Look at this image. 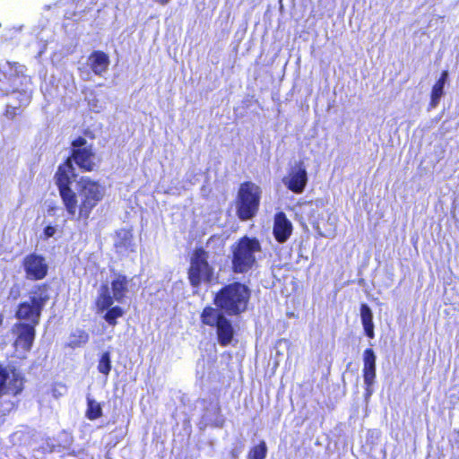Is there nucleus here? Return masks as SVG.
Returning <instances> with one entry per match:
<instances>
[{"label":"nucleus","mask_w":459,"mask_h":459,"mask_svg":"<svg viewBox=\"0 0 459 459\" xmlns=\"http://www.w3.org/2000/svg\"><path fill=\"white\" fill-rule=\"evenodd\" d=\"M111 359L110 353L108 351H105L101 354L99 363H98V370L100 373L108 376L111 371Z\"/></svg>","instance_id":"obj_22"},{"label":"nucleus","mask_w":459,"mask_h":459,"mask_svg":"<svg viewBox=\"0 0 459 459\" xmlns=\"http://www.w3.org/2000/svg\"><path fill=\"white\" fill-rule=\"evenodd\" d=\"M6 116H8L11 119H13L16 116V108H7L5 111Z\"/></svg>","instance_id":"obj_25"},{"label":"nucleus","mask_w":459,"mask_h":459,"mask_svg":"<svg viewBox=\"0 0 459 459\" xmlns=\"http://www.w3.org/2000/svg\"><path fill=\"white\" fill-rule=\"evenodd\" d=\"M262 190L252 181L242 182L234 199L235 212L238 219L247 221L255 218L260 210Z\"/></svg>","instance_id":"obj_6"},{"label":"nucleus","mask_w":459,"mask_h":459,"mask_svg":"<svg viewBox=\"0 0 459 459\" xmlns=\"http://www.w3.org/2000/svg\"><path fill=\"white\" fill-rule=\"evenodd\" d=\"M49 290L48 282L35 284L30 290L29 300L18 304L15 317L26 324L38 325L42 310L50 299Z\"/></svg>","instance_id":"obj_5"},{"label":"nucleus","mask_w":459,"mask_h":459,"mask_svg":"<svg viewBox=\"0 0 459 459\" xmlns=\"http://www.w3.org/2000/svg\"><path fill=\"white\" fill-rule=\"evenodd\" d=\"M2 322H3V316H2V315L0 314V325H2Z\"/></svg>","instance_id":"obj_27"},{"label":"nucleus","mask_w":459,"mask_h":459,"mask_svg":"<svg viewBox=\"0 0 459 459\" xmlns=\"http://www.w3.org/2000/svg\"><path fill=\"white\" fill-rule=\"evenodd\" d=\"M251 299L249 287L238 281L222 285L214 294L212 302L220 312L229 316L245 313Z\"/></svg>","instance_id":"obj_3"},{"label":"nucleus","mask_w":459,"mask_h":459,"mask_svg":"<svg viewBox=\"0 0 459 459\" xmlns=\"http://www.w3.org/2000/svg\"><path fill=\"white\" fill-rule=\"evenodd\" d=\"M18 334L15 340L16 346L20 347L24 351H30L32 348L35 335L36 325L18 323L15 325Z\"/></svg>","instance_id":"obj_13"},{"label":"nucleus","mask_w":459,"mask_h":459,"mask_svg":"<svg viewBox=\"0 0 459 459\" xmlns=\"http://www.w3.org/2000/svg\"><path fill=\"white\" fill-rule=\"evenodd\" d=\"M133 236L128 231H125L118 240L115 243V247L120 250H128L132 247Z\"/></svg>","instance_id":"obj_23"},{"label":"nucleus","mask_w":459,"mask_h":459,"mask_svg":"<svg viewBox=\"0 0 459 459\" xmlns=\"http://www.w3.org/2000/svg\"><path fill=\"white\" fill-rule=\"evenodd\" d=\"M89 341V334L84 330H76L71 333L69 336V342L66 343V347L71 349L80 348L85 345Z\"/></svg>","instance_id":"obj_18"},{"label":"nucleus","mask_w":459,"mask_h":459,"mask_svg":"<svg viewBox=\"0 0 459 459\" xmlns=\"http://www.w3.org/2000/svg\"><path fill=\"white\" fill-rule=\"evenodd\" d=\"M87 419L91 420H95L102 416V408L100 403H97L95 400L88 398L87 399V410L85 413Z\"/></svg>","instance_id":"obj_20"},{"label":"nucleus","mask_w":459,"mask_h":459,"mask_svg":"<svg viewBox=\"0 0 459 459\" xmlns=\"http://www.w3.org/2000/svg\"><path fill=\"white\" fill-rule=\"evenodd\" d=\"M9 378V372L5 368L0 366V397L10 390L13 395L18 394L22 390V380L19 379L17 377H13L9 384V386L6 385L7 380Z\"/></svg>","instance_id":"obj_15"},{"label":"nucleus","mask_w":459,"mask_h":459,"mask_svg":"<svg viewBox=\"0 0 459 459\" xmlns=\"http://www.w3.org/2000/svg\"><path fill=\"white\" fill-rule=\"evenodd\" d=\"M21 267L28 281H38L45 279L49 271L46 257L39 253L31 252L23 256Z\"/></svg>","instance_id":"obj_9"},{"label":"nucleus","mask_w":459,"mask_h":459,"mask_svg":"<svg viewBox=\"0 0 459 459\" xmlns=\"http://www.w3.org/2000/svg\"><path fill=\"white\" fill-rule=\"evenodd\" d=\"M56 228L51 225H48L43 230L44 238H48L53 237L56 234Z\"/></svg>","instance_id":"obj_24"},{"label":"nucleus","mask_w":459,"mask_h":459,"mask_svg":"<svg viewBox=\"0 0 459 459\" xmlns=\"http://www.w3.org/2000/svg\"><path fill=\"white\" fill-rule=\"evenodd\" d=\"M267 455V446L265 441L261 440L257 445L251 447L247 454L248 459H265Z\"/></svg>","instance_id":"obj_21"},{"label":"nucleus","mask_w":459,"mask_h":459,"mask_svg":"<svg viewBox=\"0 0 459 459\" xmlns=\"http://www.w3.org/2000/svg\"><path fill=\"white\" fill-rule=\"evenodd\" d=\"M129 292V279L126 274L117 273L110 281V290L107 284H102L94 300L96 314H103L102 318L110 326L117 325L118 318L124 316L125 309L116 305L122 303Z\"/></svg>","instance_id":"obj_2"},{"label":"nucleus","mask_w":459,"mask_h":459,"mask_svg":"<svg viewBox=\"0 0 459 459\" xmlns=\"http://www.w3.org/2000/svg\"><path fill=\"white\" fill-rule=\"evenodd\" d=\"M71 147L69 157L58 165L55 172V184L67 214L88 225L91 212L105 198L106 187L99 180L82 176L78 181V192L74 191L72 185L75 175L73 161L82 172L94 171L97 164L93 147L84 137L74 139Z\"/></svg>","instance_id":"obj_1"},{"label":"nucleus","mask_w":459,"mask_h":459,"mask_svg":"<svg viewBox=\"0 0 459 459\" xmlns=\"http://www.w3.org/2000/svg\"><path fill=\"white\" fill-rule=\"evenodd\" d=\"M307 181V172L303 160H299L290 166L287 175L282 178L284 186L295 194L303 193Z\"/></svg>","instance_id":"obj_10"},{"label":"nucleus","mask_w":459,"mask_h":459,"mask_svg":"<svg viewBox=\"0 0 459 459\" xmlns=\"http://www.w3.org/2000/svg\"><path fill=\"white\" fill-rule=\"evenodd\" d=\"M226 316L210 305L205 306L200 314L203 325L215 328L217 342L221 347L230 345L236 333L231 321Z\"/></svg>","instance_id":"obj_8"},{"label":"nucleus","mask_w":459,"mask_h":459,"mask_svg":"<svg viewBox=\"0 0 459 459\" xmlns=\"http://www.w3.org/2000/svg\"><path fill=\"white\" fill-rule=\"evenodd\" d=\"M187 279L191 287L199 289L202 284H211L215 279V270L209 262V252L196 247L189 256Z\"/></svg>","instance_id":"obj_7"},{"label":"nucleus","mask_w":459,"mask_h":459,"mask_svg":"<svg viewBox=\"0 0 459 459\" xmlns=\"http://www.w3.org/2000/svg\"><path fill=\"white\" fill-rule=\"evenodd\" d=\"M262 245L256 237H240L230 246V270L235 274H246L257 265V255Z\"/></svg>","instance_id":"obj_4"},{"label":"nucleus","mask_w":459,"mask_h":459,"mask_svg":"<svg viewBox=\"0 0 459 459\" xmlns=\"http://www.w3.org/2000/svg\"><path fill=\"white\" fill-rule=\"evenodd\" d=\"M447 78H448V72L446 70H444L441 73L439 78L436 81V82L432 86L431 93H430V102H429V106L431 108H435L437 106L440 98L444 94V86H445V83H446Z\"/></svg>","instance_id":"obj_16"},{"label":"nucleus","mask_w":459,"mask_h":459,"mask_svg":"<svg viewBox=\"0 0 459 459\" xmlns=\"http://www.w3.org/2000/svg\"><path fill=\"white\" fill-rule=\"evenodd\" d=\"M205 246L214 255H221L224 252L225 242L221 235L213 234L206 240Z\"/></svg>","instance_id":"obj_19"},{"label":"nucleus","mask_w":459,"mask_h":459,"mask_svg":"<svg viewBox=\"0 0 459 459\" xmlns=\"http://www.w3.org/2000/svg\"><path fill=\"white\" fill-rule=\"evenodd\" d=\"M232 455H233L234 457H237V456H238L237 453H234V452H232Z\"/></svg>","instance_id":"obj_28"},{"label":"nucleus","mask_w":459,"mask_h":459,"mask_svg":"<svg viewBox=\"0 0 459 459\" xmlns=\"http://www.w3.org/2000/svg\"><path fill=\"white\" fill-rule=\"evenodd\" d=\"M360 317L365 334L373 339L375 337L373 314L371 308L367 304L360 305Z\"/></svg>","instance_id":"obj_17"},{"label":"nucleus","mask_w":459,"mask_h":459,"mask_svg":"<svg viewBox=\"0 0 459 459\" xmlns=\"http://www.w3.org/2000/svg\"><path fill=\"white\" fill-rule=\"evenodd\" d=\"M157 3H159L161 5L167 4L170 0H155Z\"/></svg>","instance_id":"obj_26"},{"label":"nucleus","mask_w":459,"mask_h":459,"mask_svg":"<svg viewBox=\"0 0 459 459\" xmlns=\"http://www.w3.org/2000/svg\"><path fill=\"white\" fill-rule=\"evenodd\" d=\"M363 369L362 376L365 383V395L369 397L372 393V385L377 377V356L371 348L364 350L362 354Z\"/></svg>","instance_id":"obj_11"},{"label":"nucleus","mask_w":459,"mask_h":459,"mask_svg":"<svg viewBox=\"0 0 459 459\" xmlns=\"http://www.w3.org/2000/svg\"><path fill=\"white\" fill-rule=\"evenodd\" d=\"M292 224L283 212H278L274 215L273 233L278 243L286 242L292 233Z\"/></svg>","instance_id":"obj_12"},{"label":"nucleus","mask_w":459,"mask_h":459,"mask_svg":"<svg viewBox=\"0 0 459 459\" xmlns=\"http://www.w3.org/2000/svg\"><path fill=\"white\" fill-rule=\"evenodd\" d=\"M88 61L92 73L99 76L108 71L110 64L108 55L101 50H93L89 55Z\"/></svg>","instance_id":"obj_14"}]
</instances>
